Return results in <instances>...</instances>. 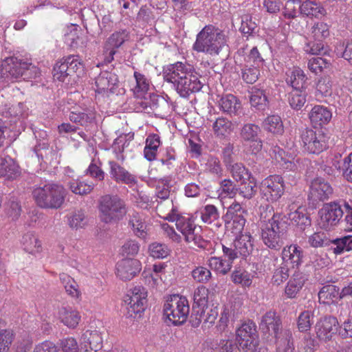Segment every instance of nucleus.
I'll list each match as a JSON object with an SVG mask.
<instances>
[{
  "label": "nucleus",
  "instance_id": "47",
  "mask_svg": "<svg viewBox=\"0 0 352 352\" xmlns=\"http://www.w3.org/2000/svg\"><path fill=\"white\" fill-rule=\"evenodd\" d=\"M240 182L241 185L238 189L239 194L245 199H250L256 194V182L254 177H252Z\"/></svg>",
  "mask_w": 352,
  "mask_h": 352
},
{
  "label": "nucleus",
  "instance_id": "13",
  "mask_svg": "<svg viewBox=\"0 0 352 352\" xmlns=\"http://www.w3.org/2000/svg\"><path fill=\"white\" fill-rule=\"evenodd\" d=\"M265 210L269 212L270 214H272V216L267 220H265L267 216L263 217V214L261 213V219H263L262 221L261 228L287 238V223L284 221L282 214L278 212L275 213L273 206L270 205L266 206Z\"/></svg>",
  "mask_w": 352,
  "mask_h": 352
},
{
  "label": "nucleus",
  "instance_id": "33",
  "mask_svg": "<svg viewBox=\"0 0 352 352\" xmlns=\"http://www.w3.org/2000/svg\"><path fill=\"white\" fill-rule=\"evenodd\" d=\"M233 243L239 255L243 257L249 255L253 249L252 236L250 233L236 236Z\"/></svg>",
  "mask_w": 352,
  "mask_h": 352
},
{
  "label": "nucleus",
  "instance_id": "40",
  "mask_svg": "<svg viewBox=\"0 0 352 352\" xmlns=\"http://www.w3.org/2000/svg\"><path fill=\"white\" fill-rule=\"evenodd\" d=\"M59 278L64 285L66 293L71 298L76 300L81 297L79 285L72 277L67 274L62 273L60 274Z\"/></svg>",
  "mask_w": 352,
  "mask_h": 352
},
{
  "label": "nucleus",
  "instance_id": "23",
  "mask_svg": "<svg viewBox=\"0 0 352 352\" xmlns=\"http://www.w3.org/2000/svg\"><path fill=\"white\" fill-rule=\"evenodd\" d=\"M60 322L69 329H76L81 320L80 312L70 306H62L58 311Z\"/></svg>",
  "mask_w": 352,
  "mask_h": 352
},
{
  "label": "nucleus",
  "instance_id": "49",
  "mask_svg": "<svg viewBox=\"0 0 352 352\" xmlns=\"http://www.w3.org/2000/svg\"><path fill=\"white\" fill-rule=\"evenodd\" d=\"M230 173L233 179L237 182H243L252 177L251 173L242 163H235L232 165Z\"/></svg>",
  "mask_w": 352,
  "mask_h": 352
},
{
  "label": "nucleus",
  "instance_id": "54",
  "mask_svg": "<svg viewBox=\"0 0 352 352\" xmlns=\"http://www.w3.org/2000/svg\"><path fill=\"white\" fill-rule=\"evenodd\" d=\"M331 63L329 60L321 57H314L309 60L307 67L309 69L316 74L322 73L325 69L329 68Z\"/></svg>",
  "mask_w": 352,
  "mask_h": 352
},
{
  "label": "nucleus",
  "instance_id": "34",
  "mask_svg": "<svg viewBox=\"0 0 352 352\" xmlns=\"http://www.w3.org/2000/svg\"><path fill=\"white\" fill-rule=\"evenodd\" d=\"M220 109L230 116H235L241 108L239 100L232 94L223 96L219 101Z\"/></svg>",
  "mask_w": 352,
  "mask_h": 352
},
{
  "label": "nucleus",
  "instance_id": "12",
  "mask_svg": "<svg viewBox=\"0 0 352 352\" xmlns=\"http://www.w3.org/2000/svg\"><path fill=\"white\" fill-rule=\"evenodd\" d=\"M340 328V324L336 317L325 316L316 322L314 330L316 337L323 342L331 341L336 335Z\"/></svg>",
  "mask_w": 352,
  "mask_h": 352
},
{
  "label": "nucleus",
  "instance_id": "21",
  "mask_svg": "<svg viewBox=\"0 0 352 352\" xmlns=\"http://www.w3.org/2000/svg\"><path fill=\"white\" fill-rule=\"evenodd\" d=\"M102 346V337L98 330H87L81 336L80 352H96Z\"/></svg>",
  "mask_w": 352,
  "mask_h": 352
},
{
  "label": "nucleus",
  "instance_id": "3",
  "mask_svg": "<svg viewBox=\"0 0 352 352\" xmlns=\"http://www.w3.org/2000/svg\"><path fill=\"white\" fill-rule=\"evenodd\" d=\"M260 327L264 332L274 336L278 344L277 352H294L292 332L282 329L280 318L275 311L265 313L262 317Z\"/></svg>",
  "mask_w": 352,
  "mask_h": 352
},
{
  "label": "nucleus",
  "instance_id": "42",
  "mask_svg": "<svg viewBox=\"0 0 352 352\" xmlns=\"http://www.w3.org/2000/svg\"><path fill=\"white\" fill-rule=\"evenodd\" d=\"M130 38V32L127 30H119L112 33L106 41V46L115 50L120 47Z\"/></svg>",
  "mask_w": 352,
  "mask_h": 352
},
{
  "label": "nucleus",
  "instance_id": "37",
  "mask_svg": "<svg viewBox=\"0 0 352 352\" xmlns=\"http://www.w3.org/2000/svg\"><path fill=\"white\" fill-rule=\"evenodd\" d=\"M261 239L263 243L269 248L279 250L284 244V240L287 238L279 236L276 233L270 232L269 230L261 228Z\"/></svg>",
  "mask_w": 352,
  "mask_h": 352
},
{
  "label": "nucleus",
  "instance_id": "2",
  "mask_svg": "<svg viewBox=\"0 0 352 352\" xmlns=\"http://www.w3.org/2000/svg\"><path fill=\"white\" fill-rule=\"evenodd\" d=\"M226 44L224 32L212 25H208L197 34L192 50L198 53L217 56Z\"/></svg>",
  "mask_w": 352,
  "mask_h": 352
},
{
  "label": "nucleus",
  "instance_id": "30",
  "mask_svg": "<svg viewBox=\"0 0 352 352\" xmlns=\"http://www.w3.org/2000/svg\"><path fill=\"white\" fill-rule=\"evenodd\" d=\"M23 250L28 254L36 255L43 251L42 243L38 236L34 232H27L21 239Z\"/></svg>",
  "mask_w": 352,
  "mask_h": 352
},
{
  "label": "nucleus",
  "instance_id": "59",
  "mask_svg": "<svg viewBox=\"0 0 352 352\" xmlns=\"http://www.w3.org/2000/svg\"><path fill=\"white\" fill-rule=\"evenodd\" d=\"M191 276L195 282L206 283L210 280L212 273L210 270L206 267L197 266L192 270Z\"/></svg>",
  "mask_w": 352,
  "mask_h": 352
},
{
  "label": "nucleus",
  "instance_id": "61",
  "mask_svg": "<svg viewBox=\"0 0 352 352\" xmlns=\"http://www.w3.org/2000/svg\"><path fill=\"white\" fill-rule=\"evenodd\" d=\"M58 348V352H80L77 340L72 337L62 340Z\"/></svg>",
  "mask_w": 352,
  "mask_h": 352
},
{
  "label": "nucleus",
  "instance_id": "32",
  "mask_svg": "<svg viewBox=\"0 0 352 352\" xmlns=\"http://www.w3.org/2000/svg\"><path fill=\"white\" fill-rule=\"evenodd\" d=\"M161 143L160 137L157 134L151 133L147 136L144 148V156L148 161L152 162L156 159Z\"/></svg>",
  "mask_w": 352,
  "mask_h": 352
},
{
  "label": "nucleus",
  "instance_id": "6",
  "mask_svg": "<svg viewBox=\"0 0 352 352\" xmlns=\"http://www.w3.org/2000/svg\"><path fill=\"white\" fill-rule=\"evenodd\" d=\"M189 311L188 300L186 297L179 295H173L164 306V314L174 325L184 323Z\"/></svg>",
  "mask_w": 352,
  "mask_h": 352
},
{
  "label": "nucleus",
  "instance_id": "62",
  "mask_svg": "<svg viewBox=\"0 0 352 352\" xmlns=\"http://www.w3.org/2000/svg\"><path fill=\"white\" fill-rule=\"evenodd\" d=\"M290 270L292 269L282 263L279 267L274 270L272 278V283L277 285L283 283L288 278L289 276V272Z\"/></svg>",
  "mask_w": 352,
  "mask_h": 352
},
{
  "label": "nucleus",
  "instance_id": "31",
  "mask_svg": "<svg viewBox=\"0 0 352 352\" xmlns=\"http://www.w3.org/2000/svg\"><path fill=\"white\" fill-rule=\"evenodd\" d=\"M209 290L205 286L201 285L197 287L193 294V311L196 314H199V311L201 314L204 312V309L207 307L208 302Z\"/></svg>",
  "mask_w": 352,
  "mask_h": 352
},
{
  "label": "nucleus",
  "instance_id": "41",
  "mask_svg": "<svg viewBox=\"0 0 352 352\" xmlns=\"http://www.w3.org/2000/svg\"><path fill=\"white\" fill-rule=\"evenodd\" d=\"M0 164V177L10 180L19 175V167L11 158L1 159Z\"/></svg>",
  "mask_w": 352,
  "mask_h": 352
},
{
  "label": "nucleus",
  "instance_id": "4",
  "mask_svg": "<svg viewBox=\"0 0 352 352\" xmlns=\"http://www.w3.org/2000/svg\"><path fill=\"white\" fill-rule=\"evenodd\" d=\"M67 190L61 184L47 183L34 188L33 199L36 205L44 209L60 208L65 202Z\"/></svg>",
  "mask_w": 352,
  "mask_h": 352
},
{
  "label": "nucleus",
  "instance_id": "26",
  "mask_svg": "<svg viewBox=\"0 0 352 352\" xmlns=\"http://www.w3.org/2000/svg\"><path fill=\"white\" fill-rule=\"evenodd\" d=\"M302 15L309 18L319 19L326 15L327 11L320 3L316 1L306 0L299 7Z\"/></svg>",
  "mask_w": 352,
  "mask_h": 352
},
{
  "label": "nucleus",
  "instance_id": "63",
  "mask_svg": "<svg viewBox=\"0 0 352 352\" xmlns=\"http://www.w3.org/2000/svg\"><path fill=\"white\" fill-rule=\"evenodd\" d=\"M289 218L301 230H305L307 226L311 225V219L309 217L299 210L289 214Z\"/></svg>",
  "mask_w": 352,
  "mask_h": 352
},
{
  "label": "nucleus",
  "instance_id": "38",
  "mask_svg": "<svg viewBox=\"0 0 352 352\" xmlns=\"http://www.w3.org/2000/svg\"><path fill=\"white\" fill-rule=\"evenodd\" d=\"M305 283V278L301 273L295 272L292 278L285 287V294L289 298H294L302 289Z\"/></svg>",
  "mask_w": 352,
  "mask_h": 352
},
{
  "label": "nucleus",
  "instance_id": "22",
  "mask_svg": "<svg viewBox=\"0 0 352 352\" xmlns=\"http://www.w3.org/2000/svg\"><path fill=\"white\" fill-rule=\"evenodd\" d=\"M25 61L14 56L6 58L1 64V72L7 78L18 79L22 78Z\"/></svg>",
  "mask_w": 352,
  "mask_h": 352
},
{
  "label": "nucleus",
  "instance_id": "43",
  "mask_svg": "<svg viewBox=\"0 0 352 352\" xmlns=\"http://www.w3.org/2000/svg\"><path fill=\"white\" fill-rule=\"evenodd\" d=\"M314 311L304 310L300 312L296 320L298 331L301 333L309 331L314 323Z\"/></svg>",
  "mask_w": 352,
  "mask_h": 352
},
{
  "label": "nucleus",
  "instance_id": "56",
  "mask_svg": "<svg viewBox=\"0 0 352 352\" xmlns=\"http://www.w3.org/2000/svg\"><path fill=\"white\" fill-rule=\"evenodd\" d=\"M87 223L85 214L82 210L74 212L68 217V225L72 229L83 228Z\"/></svg>",
  "mask_w": 352,
  "mask_h": 352
},
{
  "label": "nucleus",
  "instance_id": "52",
  "mask_svg": "<svg viewBox=\"0 0 352 352\" xmlns=\"http://www.w3.org/2000/svg\"><path fill=\"white\" fill-rule=\"evenodd\" d=\"M231 279L235 284L243 287H249L252 283V276L245 270H235L231 274Z\"/></svg>",
  "mask_w": 352,
  "mask_h": 352
},
{
  "label": "nucleus",
  "instance_id": "18",
  "mask_svg": "<svg viewBox=\"0 0 352 352\" xmlns=\"http://www.w3.org/2000/svg\"><path fill=\"white\" fill-rule=\"evenodd\" d=\"M302 250L296 244L285 245L282 250V263L295 271L298 270L299 266L302 264Z\"/></svg>",
  "mask_w": 352,
  "mask_h": 352
},
{
  "label": "nucleus",
  "instance_id": "19",
  "mask_svg": "<svg viewBox=\"0 0 352 352\" xmlns=\"http://www.w3.org/2000/svg\"><path fill=\"white\" fill-rule=\"evenodd\" d=\"M96 111L94 107H74L69 115V120L82 126L87 127L95 122Z\"/></svg>",
  "mask_w": 352,
  "mask_h": 352
},
{
  "label": "nucleus",
  "instance_id": "39",
  "mask_svg": "<svg viewBox=\"0 0 352 352\" xmlns=\"http://www.w3.org/2000/svg\"><path fill=\"white\" fill-rule=\"evenodd\" d=\"M133 76L135 85L131 88V91L136 98H143L149 89L150 81L144 74L138 72H134Z\"/></svg>",
  "mask_w": 352,
  "mask_h": 352
},
{
  "label": "nucleus",
  "instance_id": "44",
  "mask_svg": "<svg viewBox=\"0 0 352 352\" xmlns=\"http://www.w3.org/2000/svg\"><path fill=\"white\" fill-rule=\"evenodd\" d=\"M307 101L306 90L292 89L288 94V102L290 107L296 110L300 109Z\"/></svg>",
  "mask_w": 352,
  "mask_h": 352
},
{
  "label": "nucleus",
  "instance_id": "35",
  "mask_svg": "<svg viewBox=\"0 0 352 352\" xmlns=\"http://www.w3.org/2000/svg\"><path fill=\"white\" fill-rule=\"evenodd\" d=\"M263 128L275 135H282L284 132L283 122L281 118L277 115L267 116L263 122Z\"/></svg>",
  "mask_w": 352,
  "mask_h": 352
},
{
  "label": "nucleus",
  "instance_id": "55",
  "mask_svg": "<svg viewBox=\"0 0 352 352\" xmlns=\"http://www.w3.org/2000/svg\"><path fill=\"white\" fill-rule=\"evenodd\" d=\"M332 243L335 245V247L333 248V252L336 255L340 254L344 251L352 250V236L336 239Z\"/></svg>",
  "mask_w": 352,
  "mask_h": 352
},
{
  "label": "nucleus",
  "instance_id": "20",
  "mask_svg": "<svg viewBox=\"0 0 352 352\" xmlns=\"http://www.w3.org/2000/svg\"><path fill=\"white\" fill-rule=\"evenodd\" d=\"M109 174L116 183H121L132 187L137 184V177L114 161H109Z\"/></svg>",
  "mask_w": 352,
  "mask_h": 352
},
{
  "label": "nucleus",
  "instance_id": "36",
  "mask_svg": "<svg viewBox=\"0 0 352 352\" xmlns=\"http://www.w3.org/2000/svg\"><path fill=\"white\" fill-rule=\"evenodd\" d=\"M307 80V77L304 71L299 67H294L287 79V83L292 87L293 89L306 90Z\"/></svg>",
  "mask_w": 352,
  "mask_h": 352
},
{
  "label": "nucleus",
  "instance_id": "5",
  "mask_svg": "<svg viewBox=\"0 0 352 352\" xmlns=\"http://www.w3.org/2000/svg\"><path fill=\"white\" fill-rule=\"evenodd\" d=\"M98 210L102 221L105 223L120 221L127 213L125 201L118 195L102 196L99 200Z\"/></svg>",
  "mask_w": 352,
  "mask_h": 352
},
{
  "label": "nucleus",
  "instance_id": "14",
  "mask_svg": "<svg viewBox=\"0 0 352 352\" xmlns=\"http://www.w3.org/2000/svg\"><path fill=\"white\" fill-rule=\"evenodd\" d=\"M320 216L319 225L324 230H330L336 226L343 214L339 204L331 202L324 204L318 212Z\"/></svg>",
  "mask_w": 352,
  "mask_h": 352
},
{
  "label": "nucleus",
  "instance_id": "60",
  "mask_svg": "<svg viewBox=\"0 0 352 352\" xmlns=\"http://www.w3.org/2000/svg\"><path fill=\"white\" fill-rule=\"evenodd\" d=\"M14 340V334L10 329L0 330V352H8Z\"/></svg>",
  "mask_w": 352,
  "mask_h": 352
},
{
  "label": "nucleus",
  "instance_id": "57",
  "mask_svg": "<svg viewBox=\"0 0 352 352\" xmlns=\"http://www.w3.org/2000/svg\"><path fill=\"white\" fill-rule=\"evenodd\" d=\"M68 76H70L68 66L65 58H63L58 61L54 66L53 77L55 80L64 82Z\"/></svg>",
  "mask_w": 352,
  "mask_h": 352
},
{
  "label": "nucleus",
  "instance_id": "48",
  "mask_svg": "<svg viewBox=\"0 0 352 352\" xmlns=\"http://www.w3.org/2000/svg\"><path fill=\"white\" fill-rule=\"evenodd\" d=\"M338 295L336 286L328 285L322 287L318 293L319 302L329 305L334 301Z\"/></svg>",
  "mask_w": 352,
  "mask_h": 352
},
{
  "label": "nucleus",
  "instance_id": "29",
  "mask_svg": "<svg viewBox=\"0 0 352 352\" xmlns=\"http://www.w3.org/2000/svg\"><path fill=\"white\" fill-rule=\"evenodd\" d=\"M129 226L132 230L133 234L142 239H146L148 236L147 225L142 214L138 212H133L129 217Z\"/></svg>",
  "mask_w": 352,
  "mask_h": 352
},
{
  "label": "nucleus",
  "instance_id": "24",
  "mask_svg": "<svg viewBox=\"0 0 352 352\" xmlns=\"http://www.w3.org/2000/svg\"><path fill=\"white\" fill-rule=\"evenodd\" d=\"M309 118L314 127L322 126L331 121L332 113L327 107L315 105L310 111Z\"/></svg>",
  "mask_w": 352,
  "mask_h": 352
},
{
  "label": "nucleus",
  "instance_id": "16",
  "mask_svg": "<svg viewBox=\"0 0 352 352\" xmlns=\"http://www.w3.org/2000/svg\"><path fill=\"white\" fill-rule=\"evenodd\" d=\"M142 270L140 261L135 258H124L116 265V275L123 281L131 280L136 276Z\"/></svg>",
  "mask_w": 352,
  "mask_h": 352
},
{
  "label": "nucleus",
  "instance_id": "46",
  "mask_svg": "<svg viewBox=\"0 0 352 352\" xmlns=\"http://www.w3.org/2000/svg\"><path fill=\"white\" fill-rule=\"evenodd\" d=\"M250 100L252 107L258 110H264L268 104L265 91L259 89H252Z\"/></svg>",
  "mask_w": 352,
  "mask_h": 352
},
{
  "label": "nucleus",
  "instance_id": "28",
  "mask_svg": "<svg viewBox=\"0 0 352 352\" xmlns=\"http://www.w3.org/2000/svg\"><path fill=\"white\" fill-rule=\"evenodd\" d=\"M270 155L283 168L294 170L296 168L294 157L286 154L285 151L278 146H273L270 148Z\"/></svg>",
  "mask_w": 352,
  "mask_h": 352
},
{
  "label": "nucleus",
  "instance_id": "53",
  "mask_svg": "<svg viewBox=\"0 0 352 352\" xmlns=\"http://www.w3.org/2000/svg\"><path fill=\"white\" fill-rule=\"evenodd\" d=\"M260 132V127L252 123H248L244 124L240 132V135L242 140L245 142H250L258 138V135Z\"/></svg>",
  "mask_w": 352,
  "mask_h": 352
},
{
  "label": "nucleus",
  "instance_id": "7",
  "mask_svg": "<svg viewBox=\"0 0 352 352\" xmlns=\"http://www.w3.org/2000/svg\"><path fill=\"white\" fill-rule=\"evenodd\" d=\"M300 144L305 152L318 155L328 148L326 135L320 131L305 129L300 133Z\"/></svg>",
  "mask_w": 352,
  "mask_h": 352
},
{
  "label": "nucleus",
  "instance_id": "45",
  "mask_svg": "<svg viewBox=\"0 0 352 352\" xmlns=\"http://www.w3.org/2000/svg\"><path fill=\"white\" fill-rule=\"evenodd\" d=\"M209 267L217 273L225 275L232 267V263L228 260H223L221 257L213 256L208 259Z\"/></svg>",
  "mask_w": 352,
  "mask_h": 352
},
{
  "label": "nucleus",
  "instance_id": "25",
  "mask_svg": "<svg viewBox=\"0 0 352 352\" xmlns=\"http://www.w3.org/2000/svg\"><path fill=\"white\" fill-rule=\"evenodd\" d=\"M212 128L217 138L225 139L234 132L236 126L227 118L220 116L213 122Z\"/></svg>",
  "mask_w": 352,
  "mask_h": 352
},
{
  "label": "nucleus",
  "instance_id": "17",
  "mask_svg": "<svg viewBox=\"0 0 352 352\" xmlns=\"http://www.w3.org/2000/svg\"><path fill=\"white\" fill-rule=\"evenodd\" d=\"M310 35L318 43L314 45L310 48L309 52L312 54H319L324 47L322 41L330 35V25L323 21H317L311 26Z\"/></svg>",
  "mask_w": 352,
  "mask_h": 352
},
{
  "label": "nucleus",
  "instance_id": "27",
  "mask_svg": "<svg viewBox=\"0 0 352 352\" xmlns=\"http://www.w3.org/2000/svg\"><path fill=\"white\" fill-rule=\"evenodd\" d=\"M157 214L162 219L174 222L179 215L178 208L174 205L173 200L166 199L158 203L156 207Z\"/></svg>",
  "mask_w": 352,
  "mask_h": 352
},
{
  "label": "nucleus",
  "instance_id": "51",
  "mask_svg": "<svg viewBox=\"0 0 352 352\" xmlns=\"http://www.w3.org/2000/svg\"><path fill=\"white\" fill-rule=\"evenodd\" d=\"M201 219L205 223L210 224L219 218V213L216 206L208 204L200 210Z\"/></svg>",
  "mask_w": 352,
  "mask_h": 352
},
{
  "label": "nucleus",
  "instance_id": "11",
  "mask_svg": "<svg viewBox=\"0 0 352 352\" xmlns=\"http://www.w3.org/2000/svg\"><path fill=\"white\" fill-rule=\"evenodd\" d=\"M256 330L254 323H243L236 331V340L243 352H256Z\"/></svg>",
  "mask_w": 352,
  "mask_h": 352
},
{
  "label": "nucleus",
  "instance_id": "10",
  "mask_svg": "<svg viewBox=\"0 0 352 352\" xmlns=\"http://www.w3.org/2000/svg\"><path fill=\"white\" fill-rule=\"evenodd\" d=\"M147 290L142 286L137 285L129 290L124 301L127 304L128 314L135 317L144 313L147 305Z\"/></svg>",
  "mask_w": 352,
  "mask_h": 352
},
{
  "label": "nucleus",
  "instance_id": "64",
  "mask_svg": "<svg viewBox=\"0 0 352 352\" xmlns=\"http://www.w3.org/2000/svg\"><path fill=\"white\" fill-rule=\"evenodd\" d=\"M309 243L311 247L320 248L329 244L330 240L323 232H317L309 237Z\"/></svg>",
  "mask_w": 352,
  "mask_h": 352
},
{
  "label": "nucleus",
  "instance_id": "8",
  "mask_svg": "<svg viewBox=\"0 0 352 352\" xmlns=\"http://www.w3.org/2000/svg\"><path fill=\"white\" fill-rule=\"evenodd\" d=\"M174 221L177 230L181 232L186 243H192L199 248L206 247V241L201 236L195 234L197 225L193 217L179 214Z\"/></svg>",
  "mask_w": 352,
  "mask_h": 352
},
{
  "label": "nucleus",
  "instance_id": "9",
  "mask_svg": "<svg viewBox=\"0 0 352 352\" xmlns=\"http://www.w3.org/2000/svg\"><path fill=\"white\" fill-rule=\"evenodd\" d=\"M259 189L262 199L268 203L276 202L284 194V179L278 175H270L261 182Z\"/></svg>",
  "mask_w": 352,
  "mask_h": 352
},
{
  "label": "nucleus",
  "instance_id": "50",
  "mask_svg": "<svg viewBox=\"0 0 352 352\" xmlns=\"http://www.w3.org/2000/svg\"><path fill=\"white\" fill-rule=\"evenodd\" d=\"M92 182H85L78 179L69 182V187L71 191L76 195H84L90 193L94 189Z\"/></svg>",
  "mask_w": 352,
  "mask_h": 352
},
{
  "label": "nucleus",
  "instance_id": "1",
  "mask_svg": "<svg viewBox=\"0 0 352 352\" xmlns=\"http://www.w3.org/2000/svg\"><path fill=\"white\" fill-rule=\"evenodd\" d=\"M162 74L164 80L173 84L177 94L183 98L198 92L202 87L199 73L193 65L186 62L168 64L164 67Z\"/></svg>",
  "mask_w": 352,
  "mask_h": 352
},
{
  "label": "nucleus",
  "instance_id": "58",
  "mask_svg": "<svg viewBox=\"0 0 352 352\" xmlns=\"http://www.w3.org/2000/svg\"><path fill=\"white\" fill-rule=\"evenodd\" d=\"M148 250L150 255L155 258H166L170 252V250L166 244L157 242L151 243Z\"/></svg>",
  "mask_w": 352,
  "mask_h": 352
},
{
  "label": "nucleus",
  "instance_id": "15",
  "mask_svg": "<svg viewBox=\"0 0 352 352\" xmlns=\"http://www.w3.org/2000/svg\"><path fill=\"white\" fill-rule=\"evenodd\" d=\"M333 191V186L327 179L316 177L311 182L309 199L314 201H324L332 197Z\"/></svg>",
  "mask_w": 352,
  "mask_h": 352
}]
</instances>
